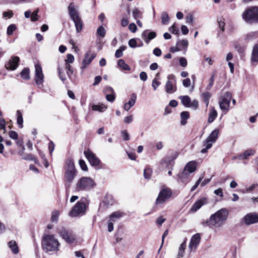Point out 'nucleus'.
I'll list each match as a JSON object with an SVG mask.
<instances>
[{
  "label": "nucleus",
  "instance_id": "1",
  "mask_svg": "<svg viewBox=\"0 0 258 258\" xmlns=\"http://www.w3.org/2000/svg\"><path fill=\"white\" fill-rule=\"evenodd\" d=\"M64 169V186L66 189L69 190L77 173L74 162L71 159L68 160L66 162Z\"/></svg>",
  "mask_w": 258,
  "mask_h": 258
},
{
  "label": "nucleus",
  "instance_id": "2",
  "mask_svg": "<svg viewBox=\"0 0 258 258\" xmlns=\"http://www.w3.org/2000/svg\"><path fill=\"white\" fill-rule=\"evenodd\" d=\"M228 216V211L225 208H222L212 214L206 223L207 225L212 226L215 228H219L225 224Z\"/></svg>",
  "mask_w": 258,
  "mask_h": 258
},
{
  "label": "nucleus",
  "instance_id": "3",
  "mask_svg": "<svg viewBox=\"0 0 258 258\" xmlns=\"http://www.w3.org/2000/svg\"><path fill=\"white\" fill-rule=\"evenodd\" d=\"M96 185L95 182L90 177L84 176L77 181L75 187L77 191H88Z\"/></svg>",
  "mask_w": 258,
  "mask_h": 258
},
{
  "label": "nucleus",
  "instance_id": "4",
  "mask_svg": "<svg viewBox=\"0 0 258 258\" xmlns=\"http://www.w3.org/2000/svg\"><path fill=\"white\" fill-rule=\"evenodd\" d=\"M42 247L47 251L58 250L59 243L58 240L52 235L45 236L42 240Z\"/></svg>",
  "mask_w": 258,
  "mask_h": 258
},
{
  "label": "nucleus",
  "instance_id": "5",
  "mask_svg": "<svg viewBox=\"0 0 258 258\" xmlns=\"http://www.w3.org/2000/svg\"><path fill=\"white\" fill-rule=\"evenodd\" d=\"M243 19L247 23L258 21V7L256 6L248 7L242 14Z\"/></svg>",
  "mask_w": 258,
  "mask_h": 258
},
{
  "label": "nucleus",
  "instance_id": "6",
  "mask_svg": "<svg viewBox=\"0 0 258 258\" xmlns=\"http://www.w3.org/2000/svg\"><path fill=\"white\" fill-rule=\"evenodd\" d=\"M219 133V130L215 129L210 134L204 143V146H206V148L201 150V153H206L208 150L212 147L213 144L216 142L218 138Z\"/></svg>",
  "mask_w": 258,
  "mask_h": 258
},
{
  "label": "nucleus",
  "instance_id": "7",
  "mask_svg": "<svg viewBox=\"0 0 258 258\" xmlns=\"http://www.w3.org/2000/svg\"><path fill=\"white\" fill-rule=\"evenodd\" d=\"M232 98L231 93L227 92L222 95L219 100V104L220 109L224 111H227L230 106V102Z\"/></svg>",
  "mask_w": 258,
  "mask_h": 258
},
{
  "label": "nucleus",
  "instance_id": "8",
  "mask_svg": "<svg viewBox=\"0 0 258 258\" xmlns=\"http://www.w3.org/2000/svg\"><path fill=\"white\" fill-rule=\"evenodd\" d=\"M86 209L85 204L78 202L70 211L69 215L73 217L82 215L85 213Z\"/></svg>",
  "mask_w": 258,
  "mask_h": 258
},
{
  "label": "nucleus",
  "instance_id": "9",
  "mask_svg": "<svg viewBox=\"0 0 258 258\" xmlns=\"http://www.w3.org/2000/svg\"><path fill=\"white\" fill-rule=\"evenodd\" d=\"M172 195V191L169 188H163L159 194L156 199V204H163L167 199L170 198Z\"/></svg>",
  "mask_w": 258,
  "mask_h": 258
},
{
  "label": "nucleus",
  "instance_id": "10",
  "mask_svg": "<svg viewBox=\"0 0 258 258\" xmlns=\"http://www.w3.org/2000/svg\"><path fill=\"white\" fill-rule=\"evenodd\" d=\"M168 80L165 85V90L167 93H173L176 90V80L175 76L173 74L169 75Z\"/></svg>",
  "mask_w": 258,
  "mask_h": 258
},
{
  "label": "nucleus",
  "instance_id": "11",
  "mask_svg": "<svg viewBox=\"0 0 258 258\" xmlns=\"http://www.w3.org/2000/svg\"><path fill=\"white\" fill-rule=\"evenodd\" d=\"M181 103L186 107H189L193 110H197L199 107V102L195 99L191 101L190 98L188 96H181L179 97Z\"/></svg>",
  "mask_w": 258,
  "mask_h": 258
},
{
  "label": "nucleus",
  "instance_id": "12",
  "mask_svg": "<svg viewBox=\"0 0 258 258\" xmlns=\"http://www.w3.org/2000/svg\"><path fill=\"white\" fill-rule=\"evenodd\" d=\"M59 233L60 236L68 243H72L76 240V235L72 231L61 228L59 229Z\"/></svg>",
  "mask_w": 258,
  "mask_h": 258
},
{
  "label": "nucleus",
  "instance_id": "13",
  "mask_svg": "<svg viewBox=\"0 0 258 258\" xmlns=\"http://www.w3.org/2000/svg\"><path fill=\"white\" fill-rule=\"evenodd\" d=\"M96 57L95 53L91 51H88L85 55L84 58L82 62V66L80 68L81 74L83 75L85 69L90 64L92 60Z\"/></svg>",
  "mask_w": 258,
  "mask_h": 258
},
{
  "label": "nucleus",
  "instance_id": "14",
  "mask_svg": "<svg viewBox=\"0 0 258 258\" xmlns=\"http://www.w3.org/2000/svg\"><path fill=\"white\" fill-rule=\"evenodd\" d=\"M84 155L91 165L96 166L99 165L100 160L96 155L90 150L85 151Z\"/></svg>",
  "mask_w": 258,
  "mask_h": 258
},
{
  "label": "nucleus",
  "instance_id": "15",
  "mask_svg": "<svg viewBox=\"0 0 258 258\" xmlns=\"http://www.w3.org/2000/svg\"><path fill=\"white\" fill-rule=\"evenodd\" d=\"M35 81L37 85L42 84L44 81V75L42 72V69L39 64L35 65Z\"/></svg>",
  "mask_w": 258,
  "mask_h": 258
},
{
  "label": "nucleus",
  "instance_id": "16",
  "mask_svg": "<svg viewBox=\"0 0 258 258\" xmlns=\"http://www.w3.org/2000/svg\"><path fill=\"white\" fill-rule=\"evenodd\" d=\"M245 224L249 225L258 222V214L251 213L246 214L242 219Z\"/></svg>",
  "mask_w": 258,
  "mask_h": 258
},
{
  "label": "nucleus",
  "instance_id": "17",
  "mask_svg": "<svg viewBox=\"0 0 258 258\" xmlns=\"http://www.w3.org/2000/svg\"><path fill=\"white\" fill-rule=\"evenodd\" d=\"M19 61L20 58L18 56H12L5 64L6 69L12 71L15 70L18 66Z\"/></svg>",
  "mask_w": 258,
  "mask_h": 258
},
{
  "label": "nucleus",
  "instance_id": "18",
  "mask_svg": "<svg viewBox=\"0 0 258 258\" xmlns=\"http://www.w3.org/2000/svg\"><path fill=\"white\" fill-rule=\"evenodd\" d=\"M201 241V236L199 233L194 235L191 239L188 245V248L190 251H195Z\"/></svg>",
  "mask_w": 258,
  "mask_h": 258
},
{
  "label": "nucleus",
  "instance_id": "19",
  "mask_svg": "<svg viewBox=\"0 0 258 258\" xmlns=\"http://www.w3.org/2000/svg\"><path fill=\"white\" fill-rule=\"evenodd\" d=\"M197 167V163L195 161L189 162L185 165L182 174L186 175L194 172L196 171Z\"/></svg>",
  "mask_w": 258,
  "mask_h": 258
},
{
  "label": "nucleus",
  "instance_id": "20",
  "mask_svg": "<svg viewBox=\"0 0 258 258\" xmlns=\"http://www.w3.org/2000/svg\"><path fill=\"white\" fill-rule=\"evenodd\" d=\"M68 10L69 15L72 20L80 17L77 11V7L73 3L70 4L68 7Z\"/></svg>",
  "mask_w": 258,
  "mask_h": 258
},
{
  "label": "nucleus",
  "instance_id": "21",
  "mask_svg": "<svg viewBox=\"0 0 258 258\" xmlns=\"http://www.w3.org/2000/svg\"><path fill=\"white\" fill-rule=\"evenodd\" d=\"M156 36V33L155 32H149L148 30H145L142 34V38L144 40L146 43L148 44L150 41Z\"/></svg>",
  "mask_w": 258,
  "mask_h": 258
},
{
  "label": "nucleus",
  "instance_id": "22",
  "mask_svg": "<svg viewBox=\"0 0 258 258\" xmlns=\"http://www.w3.org/2000/svg\"><path fill=\"white\" fill-rule=\"evenodd\" d=\"M136 98V95L134 93L132 94L130 101L124 104V109L126 111H128L135 105Z\"/></svg>",
  "mask_w": 258,
  "mask_h": 258
},
{
  "label": "nucleus",
  "instance_id": "23",
  "mask_svg": "<svg viewBox=\"0 0 258 258\" xmlns=\"http://www.w3.org/2000/svg\"><path fill=\"white\" fill-rule=\"evenodd\" d=\"M205 201L206 199H202L196 202L190 209L191 211L193 212H196L205 203Z\"/></svg>",
  "mask_w": 258,
  "mask_h": 258
},
{
  "label": "nucleus",
  "instance_id": "24",
  "mask_svg": "<svg viewBox=\"0 0 258 258\" xmlns=\"http://www.w3.org/2000/svg\"><path fill=\"white\" fill-rule=\"evenodd\" d=\"M124 214L120 211H116L112 213L109 217L110 221L113 222L117 221L120 218L122 217Z\"/></svg>",
  "mask_w": 258,
  "mask_h": 258
},
{
  "label": "nucleus",
  "instance_id": "25",
  "mask_svg": "<svg viewBox=\"0 0 258 258\" xmlns=\"http://www.w3.org/2000/svg\"><path fill=\"white\" fill-rule=\"evenodd\" d=\"M8 245L14 254H17L19 252V247L15 241L11 240L9 241Z\"/></svg>",
  "mask_w": 258,
  "mask_h": 258
},
{
  "label": "nucleus",
  "instance_id": "26",
  "mask_svg": "<svg viewBox=\"0 0 258 258\" xmlns=\"http://www.w3.org/2000/svg\"><path fill=\"white\" fill-rule=\"evenodd\" d=\"M73 21L75 23L77 32H80L83 29V22L81 18L79 17L76 19H74Z\"/></svg>",
  "mask_w": 258,
  "mask_h": 258
},
{
  "label": "nucleus",
  "instance_id": "27",
  "mask_svg": "<svg viewBox=\"0 0 258 258\" xmlns=\"http://www.w3.org/2000/svg\"><path fill=\"white\" fill-rule=\"evenodd\" d=\"M251 60L252 62H258V44L253 47Z\"/></svg>",
  "mask_w": 258,
  "mask_h": 258
},
{
  "label": "nucleus",
  "instance_id": "28",
  "mask_svg": "<svg viewBox=\"0 0 258 258\" xmlns=\"http://www.w3.org/2000/svg\"><path fill=\"white\" fill-rule=\"evenodd\" d=\"M255 152L254 150H247L244 151L242 154L239 155L238 156V158L239 159H247L249 156L253 155L255 154Z\"/></svg>",
  "mask_w": 258,
  "mask_h": 258
},
{
  "label": "nucleus",
  "instance_id": "29",
  "mask_svg": "<svg viewBox=\"0 0 258 258\" xmlns=\"http://www.w3.org/2000/svg\"><path fill=\"white\" fill-rule=\"evenodd\" d=\"M217 112L214 107L210 109L208 117V122L212 123L217 117Z\"/></svg>",
  "mask_w": 258,
  "mask_h": 258
},
{
  "label": "nucleus",
  "instance_id": "30",
  "mask_svg": "<svg viewBox=\"0 0 258 258\" xmlns=\"http://www.w3.org/2000/svg\"><path fill=\"white\" fill-rule=\"evenodd\" d=\"M186 246V241H184L181 244L180 247H179L177 258H182L184 256Z\"/></svg>",
  "mask_w": 258,
  "mask_h": 258
},
{
  "label": "nucleus",
  "instance_id": "31",
  "mask_svg": "<svg viewBox=\"0 0 258 258\" xmlns=\"http://www.w3.org/2000/svg\"><path fill=\"white\" fill-rule=\"evenodd\" d=\"M92 109L94 111H99L100 112H103L107 109V106L103 104L98 105H93L92 106Z\"/></svg>",
  "mask_w": 258,
  "mask_h": 258
},
{
  "label": "nucleus",
  "instance_id": "32",
  "mask_svg": "<svg viewBox=\"0 0 258 258\" xmlns=\"http://www.w3.org/2000/svg\"><path fill=\"white\" fill-rule=\"evenodd\" d=\"M133 16L135 19L138 20L143 17L142 13L138 8H135L132 12Z\"/></svg>",
  "mask_w": 258,
  "mask_h": 258
},
{
  "label": "nucleus",
  "instance_id": "33",
  "mask_svg": "<svg viewBox=\"0 0 258 258\" xmlns=\"http://www.w3.org/2000/svg\"><path fill=\"white\" fill-rule=\"evenodd\" d=\"M180 117L181 118V124L185 125L186 123V120L189 117V112L187 111H183L180 113Z\"/></svg>",
  "mask_w": 258,
  "mask_h": 258
},
{
  "label": "nucleus",
  "instance_id": "34",
  "mask_svg": "<svg viewBox=\"0 0 258 258\" xmlns=\"http://www.w3.org/2000/svg\"><path fill=\"white\" fill-rule=\"evenodd\" d=\"M17 122L20 128H22L23 123V119L22 114L20 110H17Z\"/></svg>",
  "mask_w": 258,
  "mask_h": 258
},
{
  "label": "nucleus",
  "instance_id": "35",
  "mask_svg": "<svg viewBox=\"0 0 258 258\" xmlns=\"http://www.w3.org/2000/svg\"><path fill=\"white\" fill-rule=\"evenodd\" d=\"M118 66L121 68L124 71H129L130 70V67L125 62V61L122 59H120L118 60Z\"/></svg>",
  "mask_w": 258,
  "mask_h": 258
},
{
  "label": "nucleus",
  "instance_id": "36",
  "mask_svg": "<svg viewBox=\"0 0 258 258\" xmlns=\"http://www.w3.org/2000/svg\"><path fill=\"white\" fill-rule=\"evenodd\" d=\"M211 94L208 92H206L203 93L202 94V98L204 102L206 104V106L207 107L209 105V100L211 97Z\"/></svg>",
  "mask_w": 258,
  "mask_h": 258
},
{
  "label": "nucleus",
  "instance_id": "37",
  "mask_svg": "<svg viewBox=\"0 0 258 258\" xmlns=\"http://www.w3.org/2000/svg\"><path fill=\"white\" fill-rule=\"evenodd\" d=\"M258 37V31L257 32H251L248 33L245 36V40H251Z\"/></svg>",
  "mask_w": 258,
  "mask_h": 258
},
{
  "label": "nucleus",
  "instance_id": "38",
  "mask_svg": "<svg viewBox=\"0 0 258 258\" xmlns=\"http://www.w3.org/2000/svg\"><path fill=\"white\" fill-rule=\"evenodd\" d=\"M29 73V70L27 68H25L21 72V76L24 79L28 80L30 78Z\"/></svg>",
  "mask_w": 258,
  "mask_h": 258
},
{
  "label": "nucleus",
  "instance_id": "39",
  "mask_svg": "<svg viewBox=\"0 0 258 258\" xmlns=\"http://www.w3.org/2000/svg\"><path fill=\"white\" fill-rule=\"evenodd\" d=\"M161 20L163 24H167L169 21V17L168 14L166 12H163L161 14Z\"/></svg>",
  "mask_w": 258,
  "mask_h": 258
},
{
  "label": "nucleus",
  "instance_id": "40",
  "mask_svg": "<svg viewBox=\"0 0 258 258\" xmlns=\"http://www.w3.org/2000/svg\"><path fill=\"white\" fill-rule=\"evenodd\" d=\"M126 49V46H121L119 49L116 50L115 56L117 58H119L123 55L122 52Z\"/></svg>",
  "mask_w": 258,
  "mask_h": 258
},
{
  "label": "nucleus",
  "instance_id": "41",
  "mask_svg": "<svg viewBox=\"0 0 258 258\" xmlns=\"http://www.w3.org/2000/svg\"><path fill=\"white\" fill-rule=\"evenodd\" d=\"M152 171V170L149 168H147L144 169V177L147 179H149L151 177Z\"/></svg>",
  "mask_w": 258,
  "mask_h": 258
},
{
  "label": "nucleus",
  "instance_id": "42",
  "mask_svg": "<svg viewBox=\"0 0 258 258\" xmlns=\"http://www.w3.org/2000/svg\"><path fill=\"white\" fill-rule=\"evenodd\" d=\"M106 33V31L103 26L99 27L97 30V34L101 37L103 38Z\"/></svg>",
  "mask_w": 258,
  "mask_h": 258
},
{
  "label": "nucleus",
  "instance_id": "43",
  "mask_svg": "<svg viewBox=\"0 0 258 258\" xmlns=\"http://www.w3.org/2000/svg\"><path fill=\"white\" fill-rule=\"evenodd\" d=\"M17 27L15 24H11L8 26L7 28V33L8 35H11L13 32L16 30Z\"/></svg>",
  "mask_w": 258,
  "mask_h": 258
},
{
  "label": "nucleus",
  "instance_id": "44",
  "mask_svg": "<svg viewBox=\"0 0 258 258\" xmlns=\"http://www.w3.org/2000/svg\"><path fill=\"white\" fill-rule=\"evenodd\" d=\"M59 212L58 211H54L52 213L51 220L52 222H57L59 217Z\"/></svg>",
  "mask_w": 258,
  "mask_h": 258
},
{
  "label": "nucleus",
  "instance_id": "45",
  "mask_svg": "<svg viewBox=\"0 0 258 258\" xmlns=\"http://www.w3.org/2000/svg\"><path fill=\"white\" fill-rule=\"evenodd\" d=\"M65 68L67 70V74L68 76L70 77L73 73V69H72V67L70 64L68 63H66Z\"/></svg>",
  "mask_w": 258,
  "mask_h": 258
},
{
  "label": "nucleus",
  "instance_id": "46",
  "mask_svg": "<svg viewBox=\"0 0 258 258\" xmlns=\"http://www.w3.org/2000/svg\"><path fill=\"white\" fill-rule=\"evenodd\" d=\"M121 134L123 140L128 141L130 140V135L126 130L121 131Z\"/></svg>",
  "mask_w": 258,
  "mask_h": 258
},
{
  "label": "nucleus",
  "instance_id": "47",
  "mask_svg": "<svg viewBox=\"0 0 258 258\" xmlns=\"http://www.w3.org/2000/svg\"><path fill=\"white\" fill-rule=\"evenodd\" d=\"M218 26L219 28L223 31L224 30V27L225 23L222 18H220L218 20Z\"/></svg>",
  "mask_w": 258,
  "mask_h": 258
},
{
  "label": "nucleus",
  "instance_id": "48",
  "mask_svg": "<svg viewBox=\"0 0 258 258\" xmlns=\"http://www.w3.org/2000/svg\"><path fill=\"white\" fill-rule=\"evenodd\" d=\"M79 165L80 166V167L83 171H86L88 170L87 166L85 162L83 160H79Z\"/></svg>",
  "mask_w": 258,
  "mask_h": 258
},
{
  "label": "nucleus",
  "instance_id": "49",
  "mask_svg": "<svg viewBox=\"0 0 258 258\" xmlns=\"http://www.w3.org/2000/svg\"><path fill=\"white\" fill-rule=\"evenodd\" d=\"M39 10L37 9L36 11H34L31 16V19L32 21H36L38 20V13Z\"/></svg>",
  "mask_w": 258,
  "mask_h": 258
},
{
  "label": "nucleus",
  "instance_id": "50",
  "mask_svg": "<svg viewBox=\"0 0 258 258\" xmlns=\"http://www.w3.org/2000/svg\"><path fill=\"white\" fill-rule=\"evenodd\" d=\"M115 94H108L106 95V100L112 102L115 100Z\"/></svg>",
  "mask_w": 258,
  "mask_h": 258
},
{
  "label": "nucleus",
  "instance_id": "51",
  "mask_svg": "<svg viewBox=\"0 0 258 258\" xmlns=\"http://www.w3.org/2000/svg\"><path fill=\"white\" fill-rule=\"evenodd\" d=\"M188 41L185 39L179 41L177 42V45H178L180 46L183 47H187L188 46Z\"/></svg>",
  "mask_w": 258,
  "mask_h": 258
},
{
  "label": "nucleus",
  "instance_id": "52",
  "mask_svg": "<svg viewBox=\"0 0 258 258\" xmlns=\"http://www.w3.org/2000/svg\"><path fill=\"white\" fill-rule=\"evenodd\" d=\"M203 176H202L201 177H200V178L198 179V180L196 182V183L194 185H193L191 188V189H190V191H194L197 188V187L199 186V185L200 184V183H201V182L202 181V179H203Z\"/></svg>",
  "mask_w": 258,
  "mask_h": 258
},
{
  "label": "nucleus",
  "instance_id": "53",
  "mask_svg": "<svg viewBox=\"0 0 258 258\" xmlns=\"http://www.w3.org/2000/svg\"><path fill=\"white\" fill-rule=\"evenodd\" d=\"M66 63H72L74 61V57L72 54L67 55V59L65 60Z\"/></svg>",
  "mask_w": 258,
  "mask_h": 258
},
{
  "label": "nucleus",
  "instance_id": "54",
  "mask_svg": "<svg viewBox=\"0 0 258 258\" xmlns=\"http://www.w3.org/2000/svg\"><path fill=\"white\" fill-rule=\"evenodd\" d=\"M133 120V115H130L129 116H126L123 120L124 123L127 124H130L132 122Z\"/></svg>",
  "mask_w": 258,
  "mask_h": 258
},
{
  "label": "nucleus",
  "instance_id": "55",
  "mask_svg": "<svg viewBox=\"0 0 258 258\" xmlns=\"http://www.w3.org/2000/svg\"><path fill=\"white\" fill-rule=\"evenodd\" d=\"M128 45L132 48H135L137 46V41L135 39H131L128 41Z\"/></svg>",
  "mask_w": 258,
  "mask_h": 258
},
{
  "label": "nucleus",
  "instance_id": "56",
  "mask_svg": "<svg viewBox=\"0 0 258 258\" xmlns=\"http://www.w3.org/2000/svg\"><path fill=\"white\" fill-rule=\"evenodd\" d=\"M104 93L106 94H114V90L113 89L110 87V86H107L104 88Z\"/></svg>",
  "mask_w": 258,
  "mask_h": 258
},
{
  "label": "nucleus",
  "instance_id": "57",
  "mask_svg": "<svg viewBox=\"0 0 258 258\" xmlns=\"http://www.w3.org/2000/svg\"><path fill=\"white\" fill-rule=\"evenodd\" d=\"M182 84L184 87L187 88L190 86L191 81L189 78H186L182 81Z\"/></svg>",
  "mask_w": 258,
  "mask_h": 258
},
{
  "label": "nucleus",
  "instance_id": "58",
  "mask_svg": "<svg viewBox=\"0 0 258 258\" xmlns=\"http://www.w3.org/2000/svg\"><path fill=\"white\" fill-rule=\"evenodd\" d=\"M179 64L182 67H185L187 66V60L184 57H180L179 58Z\"/></svg>",
  "mask_w": 258,
  "mask_h": 258
},
{
  "label": "nucleus",
  "instance_id": "59",
  "mask_svg": "<svg viewBox=\"0 0 258 258\" xmlns=\"http://www.w3.org/2000/svg\"><path fill=\"white\" fill-rule=\"evenodd\" d=\"M169 31L171 33L174 34H177L178 33V30L176 28L175 24H173L172 26H171V27H170L169 28Z\"/></svg>",
  "mask_w": 258,
  "mask_h": 258
},
{
  "label": "nucleus",
  "instance_id": "60",
  "mask_svg": "<svg viewBox=\"0 0 258 258\" xmlns=\"http://www.w3.org/2000/svg\"><path fill=\"white\" fill-rule=\"evenodd\" d=\"M160 85V83L158 82L156 79H154L152 81V86L154 90H156L157 87Z\"/></svg>",
  "mask_w": 258,
  "mask_h": 258
},
{
  "label": "nucleus",
  "instance_id": "61",
  "mask_svg": "<svg viewBox=\"0 0 258 258\" xmlns=\"http://www.w3.org/2000/svg\"><path fill=\"white\" fill-rule=\"evenodd\" d=\"M10 137L13 140H17L18 139V134L15 131H10L9 132Z\"/></svg>",
  "mask_w": 258,
  "mask_h": 258
},
{
  "label": "nucleus",
  "instance_id": "62",
  "mask_svg": "<svg viewBox=\"0 0 258 258\" xmlns=\"http://www.w3.org/2000/svg\"><path fill=\"white\" fill-rule=\"evenodd\" d=\"M140 78L143 81H146L147 80L148 76L146 72H142L140 74Z\"/></svg>",
  "mask_w": 258,
  "mask_h": 258
},
{
  "label": "nucleus",
  "instance_id": "63",
  "mask_svg": "<svg viewBox=\"0 0 258 258\" xmlns=\"http://www.w3.org/2000/svg\"><path fill=\"white\" fill-rule=\"evenodd\" d=\"M23 159L26 160H35V158L31 154L24 155L22 157Z\"/></svg>",
  "mask_w": 258,
  "mask_h": 258
},
{
  "label": "nucleus",
  "instance_id": "64",
  "mask_svg": "<svg viewBox=\"0 0 258 258\" xmlns=\"http://www.w3.org/2000/svg\"><path fill=\"white\" fill-rule=\"evenodd\" d=\"M128 29L131 32L135 33L137 31V27L136 24L133 23L130 24Z\"/></svg>",
  "mask_w": 258,
  "mask_h": 258
}]
</instances>
